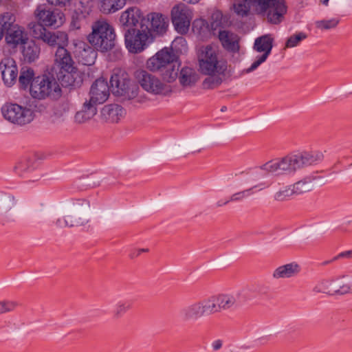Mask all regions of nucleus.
<instances>
[{
    "label": "nucleus",
    "mask_w": 352,
    "mask_h": 352,
    "mask_svg": "<svg viewBox=\"0 0 352 352\" xmlns=\"http://www.w3.org/2000/svg\"><path fill=\"white\" fill-rule=\"evenodd\" d=\"M199 65L200 72L208 76L203 81L205 89H213L222 82L226 63L219 55L217 46L208 45L199 50Z\"/></svg>",
    "instance_id": "nucleus-1"
},
{
    "label": "nucleus",
    "mask_w": 352,
    "mask_h": 352,
    "mask_svg": "<svg viewBox=\"0 0 352 352\" xmlns=\"http://www.w3.org/2000/svg\"><path fill=\"white\" fill-rule=\"evenodd\" d=\"M250 2L256 11L266 16L269 22L279 23L287 12L284 0H236L233 4L234 12L239 16H246L250 9Z\"/></svg>",
    "instance_id": "nucleus-2"
},
{
    "label": "nucleus",
    "mask_w": 352,
    "mask_h": 352,
    "mask_svg": "<svg viewBox=\"0 0 352 352\" xmlns=\"http://www.w3.org/2000/svg\"><path fill=\"white\" fill-rule=\"evenodd\" d=\"M93 210L87 200H78L65 207L55 221L59 229L82 228L87 226Z\"/></svg>",
    "instance_id": "nucleus-3"
},
{
    "label": "nucleus",
    "mask_w": 352,
    "mask_h": 352,
    "mask_svg": "<svg viewBox=\"0 0 352 352\" xmlns=\"http://www.w3.org/2000/svg\"><path fill=\"white\" fill-rule=\"evenodd\" d=\"M88 36L89 43L97 50L107 52L115 45L116 34L111 25L105 20L95 21Z\"/></svg>",
    "instance_id": "nucleus-4"
},
{
    "label": "nucleus",
    "mask_w": 352,
    "mask_h": 352,
    "mask_svg": "<svg viewBox=\"0 0 352 352\" xmlns=\"http://www.w3.org/2000/svg\"><path fill=\"white\" fill-rule=\"evenodd\" d=\"M204 145V142L200 139L183 140L176 145H164L155 151L153 158L154 160H162L189 152L199 153Z\"/></svg>",
    "instance_id": "nucleus-5"
},
{
    "label": "nucleus",
    "mask_w": 352,
    "mask_h": 352,
    "mask_svg": "<svg viewBox=\"0 0 352 352\" xmlns=\"http://www.w3.org/2000/svg\"><path fill=\"white\" fill-rule=\"evenodd\" d=\"M111 91L114 95L131 100L138 94V87L133 83L125 72L118 69L113 72L110 78Z\"/></svg>",
    "instance_id": "nucleus-6"
},
{
    "label": "nucleus",
    "mask_w": 352,
    "mask_h": 352,
    "mask_svg": "<svg viewBox=\"0 0 352 352\" xmlns=\"http://www.w3.org/2000/svg\"><path fill=\"white\" fill-rule=\"evenodd\" d=\"M30 92L33 98L39 100L47 97L56 98L60 96V88L55 79L43 75L32 80Z\"/></svg>",
    "instance_id": "nucleus-7"
},
{
    "label": "nucleus",
    "mask_w": 352,
    "mask_h": 352,
    "mask_svg": "<svg viewBox=\"0 0 352 352\" xmlns=\"http://www.w3.org/2000/svg\"><path fill=\"white\" fill-rule=\"evenodd\" d=\"M125 44L131 53H139L153 41L148 26L141 24L140 29L129 28L124 34Z\"/></svg>",
    "instance_id": "nucleus-8"
},
{
    "label": "nucleus",
    "mask_w": 352,
    "mask_h": 352,
    "mask_svg": "<svg viewBox=\"0 0 352 352\" xmlns=\"http://www.w3.org/2000/svg\"><path fill=\"white\" fill-rule=\"evenodd\" d=\"M30 29L32 36L41 41L52 48L67 46L69 43L68 35L63 31H50L38 24H31Z\"/></svg>",
    "instance_id": "nucleus-9"
},
{
    "label": "nucleus",
    "mask_w": 352,
    "mask_h": 352,
    "mask_svg": "<svg viewBox=\"0 0 352 352\" xmlns=\"http://www.w3.org/2000/svg\"><path fill=\"white\" fill-rule=\"evenodd\" d=\"M1 111L5 119L14 124L24 125L33 120L32 111L17 104H6Z\"/></svg>",
    "instance_id": "nucleus-10"
},
{
    "label": "nucleus",
    "mask_w": 352,
    "mask_h": 352,
    "mask_svg": "<svg viewBox=\"0 0 352 352\" xmlns=\"http://www.w3.org/2000/svg\"><path fill=\"white\" fill-rule=\"evenodd\" d=\"M135 76L142 88L151 94H162L168 91V87L156 76L145 70H138Z\"/></svg>",
    "instance_id": "nucleus-11"
},
{
    "label": "nucleus",
    "mask_w": 352,
    "mask_h": 352,
    "mask_svg": "<svg viewBox=\"0 0 352 352\" xmlns=\"http://www.w3.org/2000/svg\"><path fill=\"white\" fill-rule=\"evenodd\" d=\"M67 46H61L56 49L54 55V64L60 69L64 70L67 74L63 76V79L66 80L65 86L72 85L70 80L72 78V74L76 69L74 66V61L72 57L70 52L65 48Z\"/></svg>",
    "instance_id": "nucleus-12"
},
{
    "label": "nucleus",
    "mask_w": 352,
    "mask_h": 352,
    "mask_svg": "<svg viewBox=\"0 0 352 352\" xmlns=\"http://www.w3.org/2000/svg\"><path fill=\"white\" fill-rule=\"evenodd\" d=\"M34 15L38 21L36 24L44 28L59 27L64 23V14L62 12L47 8L45 5L38 6L34 11Z\"/></svg>",
    "instance_id": "nucleus-13"
},
{
    "label": "nucleus",
    "mask_w": 352,
    "mask_h": 352,
    "mask_svg": "<svg viewBox=\"0 0 352 352\" xmlns=\"http://www.w3.org/2000/svg\"><path fill=\"white\" fill-rule=\"evenodd\" d=\"M217 311V306L213 298L199 300L190 304L185 311L187 320L198 319Z\"/></svg>",
    "instance_id": "nucleus-14"
},
{
    "label": "nucleus",
    "mask_w": 352,
    "mask_h": 352,
    "mask_svg": "<svg viewBox=\"0 0 352 352\" xmlns=\"http://www.w3.org/2000/svg\"><path fill=\"white\" fill-rule=\"evenodd\" d=\"M261 168L267 173L276 175L289 173L297 170L294 155H287L279 160L270 161Z\"/></svg>",
    "instance_id": "nucleus-15"
},
{
    "label": "nucleus",
    "mask_w": 352,
    "mask_h": 352,
    "mask_svg": "<svg viewBox=\"0 0 352 352\" xmlns=\"http://www.w3.org/2000/svg\"><path fill=\"white\" fill-rule=\"evenodd\" d=\"M191 19V11L185 4L179 3L173 8L171 19L178 32L184 34L188 32Z\"/></svg>",
    "instance_id": "nucleus-16"
},
{
    "label": "nucleus",
    "mask_w": 352,
    "mask_h": 352,
    "mask_svg": "<svg viewBox=\"0 0 352 352\" xmlns=\"http://www.w3.org/2000/svg\"><path fill=\"white\" fill-rule=\"evenodd\" d=\"M177 56L171 48L165 47L146 61V68L152 72L164 70L169 64L176 60Z\"/></svg>",
    "instance_id": "nucleus-17"
},
{
    "label": "nucleus",
    "mask_w": 352,
    "mask_h": 352,
    "mask_svg": "<svg viewBox=\"0 0 352 352\" xmlns=\"http://www.w3.org/2000/svg\"><path fill=\"white\" fill-rule=\"evenodd\" d=\"M273 47V38L269 34H265L255 39L254 50L258 52H263L252 65L245 69L246 73H250L256 69L261 63L265 62L270 55Z\"/></svg>",
    "instance_id": "nucleus-18"
},
{
    "label": "nucleus",
    "mask_w": 352,
    "mask_h": 352,
    "mask_svg": "<svg viewBox=\"0 0 352 352\" xmlns=\"http://www.w3.org/2000/svg\"><path fill=\"white\" fill-rule=\"evenodd\" d=\"M0 208L16 217H23L30 212V207L25 201L15 199L14 197L0 198Z\"/></svg>",
    "instance_id": "nucleus-19"
},
{
    "label": "nucleus",
    "mask_w": 352,
    "mask_h": 352,
    "mask_svg": "<svg viewBox=\"0 0 352 352\" xmlns=\"http://www.w3.org/2000/svg\"><path fill=\"white\" fill-rule=\"evenodd\" d=\"M109 89L104 79H97L91 85L89 100L96 104L104 102L109 96Z\"/></svg>",
    "instance_id": "nucleus-20"
},
{
    "label": "nucleus",
    "mask_w": 352,
    "mask_h": 352,
    "mask_svg": "<svg viewBox=\"0 0 352 352\" xmlns=\"http://www.w3.org/2000/svg\"><path fill=\"white\" fill-rule=\"evenodd\" d=\"M0 70L4 83L12 86L16 80L18 70L15 60L11 57H6L0 62Z\"/></svg>",
    "instance_id": "nucleus-21"
},
{
    "label": "nucleus",
    "mask_w": 352,
    "mask_h": 352,
    "mask_svg": "<svg viewBox=\"0 0 352 352\" xmlns=\"http://www.w3.org/2000/svg\"><path fill=\"white\" fill-rule=\"evenodd\" d=\"M74 54L78 62L84 65L94 64L96 58V52L87 43L79 42L75 44Z\"/></svg>",
    "instance_id": "nucleus-22"
},
{
    "label": "nucleus",
    "mask_w": 352,
    "mask_h": 352,
    "mask_svg": "<svg viewBox=\"0 0 352 352\" xmlns=\"http://www.w3.org/2000/svg\"><path fill=\"white\" fill-rule=\"evenodd\" d=\"M28 41V34L24 29L17 24L10 29L6 34V41L8 45L12 47H16L18 45H23Z\"/></svg>",
    "instance_id": "nucleus-23"
},
{
    "label": "nucleus",
    "mask_w": 352,
    "mask_h": 352,
    "mask_svg": "<svg viewBox=\"0 0 352 352\" xmlns=\"http://www.w3.org/2000/svg\"><path fill=\"white\" fill-rule=\"evenodd\" d=\"M124 109L116 104L105 105L102 107L100 116L103 120L109 123H118L124 116Z\"/></svg>",
    "instance_id": "nucleus-24"
},
{
    "label": "nucleus",
    "mask_w": 352,
    "mask_h": 352,
    "mask_svg": "<svg viewBox=\"0 0 352 352\" xmlns=\"http://www.w3.org/2000/svg\"><path fill=\"white\" fill-rule=\"evenodd\" d=\"M241 296V292L233 291L230 293L221 294L217 296H212L214 302L217 301V309L226 310L234 306Z\"/></svg>",
    "instance_id": "nucleus-25"
},
{
    "label": "nucleus",
    "mask_w": 352,
    "mask_h": 352,
    "mask_svg": "<svg viewBox=\"0 0 352 352\" xmlns=\"http://www.w3.org/2000/svg\"><path fill=\"white\" fill-rule=\"evenodd\" d=\"M97 104L92 102L90 100H86L82 107V109L77 111L74 116V121L77 124H83L91 118L97 113Z\"/></svg>",
    "instance_id": "nucleus-26"
},
{
    "label": "nucleus",
    "mask_w": 352,
    "mask_h": 352,
    "mask_svg": "<svg viewBox=\"0 0 352 352\" xmlns=\"http://www.w3.org/2000/svg\"><path fill=\"white\" fill-rule=\"evenodd\" d=\"M300 271V265L296 263H289L280 265L274 270L272 277L274 279L290 278L296 276Z\"/></svg>",
    "instance_id": "nucleus-27"
},
{
    "label": "nucleus",
    "mask_w": 352,
    "mask_h": 352,
    "mask_svg": "<svg viewBox=\"0 0 352 352\" xmlns=\"http://www.w3.org/2000/svg\"><path fill=\"white\" fill-rule=\"evenodd\" d=\"M147 21L151 23V31L157 34H163L168 28V21L166 17L159 13H151L147 15Z\"/></svg>",
    "instance_id": "nucleus-28"
},
{
    "label": "nucleus",
    "mask_w": 352,
    "mask_h": 352,
    "mask_svg": "<svg viewBox=\"0 0 352 352\" xmlns=\"http://www.w3.org/2000/svg\"><path fill=\"white\" fill-rule=\"evenodd\" d=\"M142 17L141 11L136 7H131L123 12L120 18L122 26H134Z\"/></svg>",
    "instance_id": "nucleus-29"
},
{
    "label": "nucleus",
    "mask_w": 352,
    "mask_h": 352,
    "mask_svg": "<svg viewBox=\"0 0 352 352\" xmlns=\"http://www.w3.org/2000/svg\"><path fill=\"white\" fill-rule=\"evenodd\" d=\"M218 36L224 48L232 52L239 50V37L236 34L227 30H219Z\"/></svg>",
    "instance_id": "nucleus-30"
},
{
    "label": "nucleus",
    "mask_w": 352,
    "mask_h": 352,
    "mask_svg": "<svg viewBox=\"0 0 352 352\" xmlns=\"http://www.w3.org/2000/svg\"><path fill=\"white\" fill-rule=\"evenodd\" d=\"M100 11L104 14L114 13L122 9L126 0H98Z\"/></svg>",
    "instance_id": "nucleus-31"
},
{
    "label": "nucleus",
    "mask_w": 352,
    "mask_h": 352,
    "mask_svg": "<svg viewBox=\"0 0 352 352\" xmlns=\"http://www.w3.org/2000/svg\"><path fill=\"white\" fill-rule=\"evenodd\" d=\"M23 45L22 54L26 61L31 63L38 58L40 47L33 41H28Z\"/></svg>",
    "instance_id": "nucleus-32"
},
{
    "label": "nucleus",
    "mask_w": 352,
    "mask_h": 352,
    "mask_svg": "<svg viewBox=\"0 0 352 352\" xmlns=\"http://www.w3.org/2000/svg\"><path fill=\"white\" fill-rule=\"evenodd\" d=\"M16 21L15 16L11 12H4L0 14V41L4 34L14 25Z\"/></svg>",
    "instance_id": "nucleus-33"
},
{
    "label": "nucleus",
    "mask_w": 352,
    "mask_h": 352,
    "mask_svg": "<svg viewBox=\"0 0 352 352\" xmlns=\"http://www.w3.org/2000/svg\"><path fill=\"white\" fill-rule=\"evenodd\" d=\"M197 80V75L192 68L186 67L181 69L179 80L183 87H192Z\"/></svg>",
    "instance_id": "nucleus-34"
},
{
    "label": "nucleus",
    "mask_w": 352,
    "mask_h": 352,
    "mask_svg": "<svg viewBox=\"0 0 352 352\" xmlns=\"http://www.w3.org/2000/svg\"><path fill=\"white\" fill-rule=\"evenodd\" d=\"M179 70V63L177 60H174L173 63L168 65L167 67L164 68V70L160 72L163 78L168 82L175 80L178 76V72Z\"/></svg>",
    "instance_id": "nucleus-35"
},
{
    "label": "nucleus",
    "mask_w": 352,
    "mask_h": 352,
    "mask_svg": "<svg viewBox=\"0 0 352 352\" xmlns=\"http://www.w3.org/2000/svg\"><path fill=\"white\" fill-rule=\"evenodd\" d=\"M295 160L297 169L302 167L311 165L319 160L318 155H314L311 153H305L300 155H295Z\"/></svg>",
    "instance_id": "nucleus-36"
},
{
    "label": "nucleus",
    "mask_w": 352,
    "mask_h": 352,
    "mask_svg": "<svg viewBox=\"0 0 352 352\" xmlns=\"http://www.w3.org/2000/svg\"><path fill=\"white\" fill-rule=\"evenodd\" d=\"M351 283V277L342 276L340 280L333 281L331 287L336 290V292L340 294H344L352 292V289H345V287L350 285Z\"/></svg>",
    "instance_id": "nucleus-37"
},
{
    "label": "nucleus",
    "mask_w": 352,
    "mask_h": 352,
    "mask_svg": "<svg viewBox=\"0 0 352 352\" xmlns=\"http://www.w3.org/2000/svg\"><path fill=\"white\" fill-rule=\"evenodd\" d=\"M34 70L30 67H22L19 78V82L21 86L26 88L34 79Z\"/></svg>",
    "instance_id": "nucleus-38"
},
{
    "label": "nucleus",
    "mask_w": 352,
    "mask_h": 352,
    "mask_svg": "<svg viewBox=\"0 0 352 352\" xmlns=\"http://www.w3.org/2000/svg\"><path fill=\"white\" fill-rule=\"evenodd\" d=\"M85 22V15L80 10H76L72 16L71 25L74 29L78 30Z\"/></svg>",
    "instance_id": "nucleus-39"
},
{
    "label": "nucleus",
    "mask_w": 352,
    "mask_h": 352,
    "mask_svg": "<svg viewBox=\"0 0 352 352\" xmlns=\"http://www.w3.org/2000/svg\"><path fill=\"white\" fill-rule=\"evenodd\" d=\"M292 186L294 194L296 195L302 194L303 192L309 191L311 188V184L310 182L306 179L300 180Z\"/></svg>",
    "instance_id": "nucleus-40"
},
{
    "label": "nucleus",
    "mask_w": 352,
    "mask_h": 352,
    "mask_svg": "<svg viewBox=\"0 0 352 352\" xmlns=\"http://www.w3.org/2000/svg\"><path fill=\"white\" fill-rule=\"evenodd\" d=\"M306 38L307 35L303 32H299L296 34L291 36L289 38H288L285 43V48L296 47L301 41L305 39Z\"/></svg>",
    "instance_id": "nucleus-41"
},
{
    "label": "nucleus",
    "mask_w": 352,
    "mask_h": 352,
    "mask_svg": "<svg viewBox=\"0 0 352 352\" xmlns=\"http://www.w3.org/2000/svg\"><path fill=\"white\" fill-rule=\"evenodd\" d=\"M19 305L18 302L14 300H0V314L14 311Z\"/></svg>",
    "instance_id": "nucleus-42"
},
{
    "label": "nucleus",
    "mask_w": 352,
    "mask_h": 352,
    "mask_svg": "<svg viewBox=\"0 0 352 352\" xmlns=\"http://www.w3.org/2000/svg\"><path fill=\"white\" fill-rule=\"evenodd\" d=\"M339 21L336 19L329 20H321L316 22V26L320 30H329L335 28L338 24Z\"/></svg>",
    "instance_id": "nucleus-43"
},
{
    "label": "nucleus",
    "mask_w": 352,
    "mask_h": 352,
    "mask_svg": "<svg viewBox=\"0 0 352 352\" xmlns=\"http://www.w3.org/2000/svg\"><path fill=\"white\" fill-rule=\"evenodd\" d=\"M294 195L293 191L292 186H289L286 187L285 189L279 190L275 195V199L278 201H283L286 197H290Z\"/></svg>",
    "instance_id": "nucleus-44"
},
{
    "label": "nucleus",
    "mask_w": 352,
    "mask_h": 352,
    "mask_svg": "<svg viewBox=\"0 0 352 352\" xmlns=\"http://www.w3.org/2000/svg\"><path fill=\"white\" fill-rule=\"evenodd\" d=\"M41 215L43 217H47L54 214V208L51 205H42Z\"/></svg>",
    "instance_id": "nucleus-45"
},
{
    "label": "nucleus",
    "mask_w": 352,
    "mask_h": 352,
    "mask_svg": "<svg viewBox=\"0 0 352 352\" xmlns=\"http://www.w3.org/2000/svg\"><path fill=\"white\" fill-rule=\"evenodd\" d=\"M252 188L247 189L233 194L230 199L231 201H237L243 199L245 197V193L251 190Z\"/></svg>",
    "instance_id": "nucleus-46"
},
{
    "label": "nucleus",
    "mask_w": 352,
    "mask_h": 352,
    "mask_svg": "<svg viewBox=\"0 0 352 352\" xmlns=\"http://www.w3.org/2000/svg\"><path fill=\"white\" fill-rule=\"evenodd\" d=\"M47 1L55 6H65L69 3L70 0H47Z\"/></svg>",
    "instance_id": "nucleus-47"
},
{
    "label": "nucleus",
    "mask_w": 352,
    "mask_h": 352,
    "mask_svg": "<svg viewBox=\"0 0 352 352\" xmlns=\"http://www.w3.org/2000/svg\"><path fill=\"white\" fill-rule=\"evenodd\" d=\"M223 346V341L221 340H216L211 343V348L214 351H219Z\"/></svg>",
    "instance_id": "nucleus-48"
},
{
    "label": "nucleus",
    "mask_w": 352,
    "mask_h": 352,
    "mask_svg": "<svg viewBox=\"0 0 352 352\" xmlns=\"http://www.w3.org/2000/svg\"><path fill=\"white\" fill-rule=\"evenodd\" d=\"M338 257H346V258H352V250L346 251L340 253L338 255Z\"/></svg>",
    "instance_id": "nucleus-49"
},
{
    "label": "nucleus",
    "mask_w": 352,
    "mask_h": 352,
    "mask_svg": "<svg viewBox=\"0 0 352 352\" xmlns=\"http://www.w3.org/2000/svg\"><path fill=\"white\" fill-rule=\"evenodd\" d=\"M128 309H129V305H126L125 304L120 305L118 307V314L126 311Z\"/></svg>",
    "instance_id": "nucleus-50"
},
{
    "label": "nucleus",
    "mask_w": 352,
    "mask_h": 352,
    "mask_svg": "<svg viewBox=\"0 0 352 352\" xmlns=\"http://www.w3.org/2000/svg\"><path fill=\"white\" fill-rule=\"evenodd\" d=\"M35 108H37V105H35ZM45 109V107L44 105H43L42 104H38V109H36V111L41 112Z\"/></svg>",
    "instance_id": "nucleus-51"
},
{
    "label": "nucleus",
    "mask_w": 352,
    "mask_h": 352,
    "mask_svg": "<svg viewBox=\"0 0 352 352\" xmlns=\"http://www.w3.org/2000/svg\"><path fill=\"white\" fill-rule=\"evenodd\" d=\"M183 1H185L188 3H190V4H195V3H197L199 1H200L201 0H182Z\"/></svg>",
    "instance_id": "nucleus-52"
},
{
    "label": "nucleus",
    "mask_w": 352,
    "mask_h": 352,
    "mask_svg": "<svg viewBox=\"0 0 352 352\" xmlns=\"http://www.w3.org/2000/svg\"><path fill=\"white\" fill-rule=\"evenodd\" d=\"M102 223L104 224H109L110 223L109 218L108 217H104L102 219Z\"/></svg>",
    "instance_id": "nucleus-53"
},
{
    "label": "nucleus",
    "mask_w": 352,
    "mask_h": 352,
    "mask_svg": "<svg viewBox=\"0 0 352 352\" xmlns=\"http://www.w3.org/2000/svg\"><path fill=\"white\" fill-rule=\"evenodd\" d=\"M148 252V249H144V248L140 249V250H138V254H140L141 252Z\"/></svg>",
    "instance_id": "nucleus-54"
},
{
    "label": "nucleus",
    "mask_w": 352,
    "mask_h": 352,
    "mask_svg": "<svg viewBox=\"0 0 352 352\" xmlns=\"http://www.w3.org/2000/svg\"><path fill=\"white\" fill-rule=\"evenodd\" d=\"M351 283L350 285L346 286V287H344L346 290H349V289H352V276L351 277Z\"/></svg>",
    "instance_id": "nucleus-55"
},
{
    "label": "nucleus",
    "mask_w": 352,
    "mask_h": 352,
    "mask_svg": "<svg viewBox=\"0 0 352 352\" xmlns=\"http://www.w3.org/2000/svg\"><path fill=\"white\" fill-rule=\"evenodd\" d=\"M328 1L329 0H321V2L326 6L327 5Z\"/></svg>",
    "instance_id": "nucleus-56"
},
{
    "label": "nucleus",
    "mask_w": 352,
    "mask_h": 352,
    "mask_svg": "<svg viewBox=\"0 0 352 352\" xmlns=\"http://www.w3.org/2000/svg\"><path fill=\"white\" fill-rule=\"evenodd\" d=\"M222 205H223V204H221V203H219V202H218V203H217V206H219V207H221Z\"/></svg>",
    "instance_id": "nucleus-57"
},
{
    "label": "nucleus",
    "mask_w": 352,
    "mask_h": 352,
    "mask_svg": "<svg viewBox=\"0 0 352 352\" xmlns=\"http://www.w3.org/2000/svg\"><path fill=\"white\" fill-rule=\"evenodd\" d=\"M230 201H226V202L223 203V204H227Z\"/></svg>",
    "instance_id": "nucleus-58"
}]
</instances>
